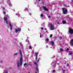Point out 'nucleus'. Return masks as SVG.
Listing matches in <instances>:
<instances>
[{
	"instance_id": "obj_36",
	"label": "nucleus",
	"mask_w": 73,
	"mask_h": 73,
	"mask_svg": "<svg viewBox=\"0 0 73 73\" xmlns=\"http://www.w3.org/2000/svg\"><path fill=\"white\" fill-rule=\"evenodd\" d=\"M48 18H50V15L48 16Z\"/></svg>"
},
{
	"instance_id": "obj_20",
	"label": "nucleus",
	"mask_w": 73,
	"mask_h": 73,
	"mask_svg": "<svg viewBox=\"0 0 73 73\" xmlns=\"http://www.w3.org/2000/svg\"><path fill=\"white\" fill-rule=\"evenodd\" d=\"M52 72V73H55V72H56V71H55V70H53Z\"/></svg>"
},
{
	"instance_id": "obj_33",
	"label": "nucleus",
	"mask_w": 73,
	"mask_h": 73,
	"mask_svg": "<svg viewBox=\"0 0 73 73\" xmlns=\"http://www.w3.org/2000/svg\"><path fill=\"white\" fill-rule=\"evenodd\" d=\"M64 6H66V7H67V5H66V4H64Z\"/></svg>"
},
{
	"instance_id": "obj_4",
	"label": "nucleus",
	"mask_w": 73,
	"mask_h": 73,
	"mask_svg": "<svg viewBox=\"0 0 73 73\" xmlns=\"http://www.w3.org/2000/svg\"><path fill=\"white\" fill-rule=\"evenodd\" d=\"M69 33H70V35H73V30L72 29H69L68 31Z\"/></svg>"
},
{
	"instance_id": "obj_43",
	"label": "nucleus",
	"mask_w": 73,
	"mask_h": 73,
	"mask_svg": "<svg viewBox=\"0 0 73 73\" xmlns=\"http://www.w3.org/2000/svg\"><path fill=\"white\" fill-rule=\"evenodd\" d=\"M56 19H58V17H56Z\"/></svg>"
},
{
	"instance_id": "obj_8",
	"label": "nucleus",
	"mask_w": 73,
	"mask_h": 73,
	"mask_svg": "<svg viewBox=\"0 0 73 73\" xmlns=\"http://www.w3.org/2000/svg\"><path fill=\"white\" fill-rule=\"evenodd\" d=\"M20 66V62L18 61L17 63V67H19Z\"/></svg>"
},
{
	"instance_id": "obj_16",
	"label": "nucleus",
	"mask_w": 73,
	"mask_h": 73,
	"mask_svg": "<svg viewBox=\"0 0 73 73\" xmlns=\"http://www.w3.org/2000/svg\"><path fill=\"white\" fill-rule=\"evenodd\" d=\"M26 65H27V63H25L24 64V66H25H25H26Z\"/></svg>"
},
{
	"instance_id": "obj_47",
	"label": "nucleus",
	"mask_w": 73,
	"mask_h": 73,
	"mask_svg": "<svg viewBox=\"0 0 73 73\" xmlns=\"http://www.w3.org/2000/svg\"><path fill=\"white\" fill-rule=\"evenodd\" d=\"M39 60H40V59H38V62L39 61Z\"/></svg>"
},
{
	"instance_id": "obj_37",
	"label": "nucleus",
	"mask_w": 73,
	"mask_h": 73,
	"mask_svg": "<svg viewBox=\"0 0 73 73\" xmlns=\"http://www.w3.org/2000/svg\"><path fill=\"white\" fill-rule=\"evenodd\" d=\"M3 10H4V9H5V8L4 7H3Z\"/></svg>"
},
{
	"instance_id": "obj_27",
	"label": "nucleus",
	"mask_w": 73,
	"mask_h": 73,
	"mask_svg": "<svg viewBox=\"0 0 73 73\" xmlns=\"http://www.w3.org/2000/svg\"><path fill=\"white\" fill-rule=\"evenodd\" d=\"M36 59L37 60V56H36Z\"/></svg>"
},
{
	"instance_id": "obj_48",
	"label": "nucleus",
	"mask_w": 73,
	"mask_h": 73,
	"mask_svg": "<svg viewBox=\"0 0 73 73\" xmlns=\"http://www.w3.org/2000/svg\"><path fill=\"white\" fill-rule=\"evenodd\" d=\"M12 68V67H11V68H10V69H11Z\"/></svg>"
},
{
	"instance_id": "obj_45",
	"label": "nucleus",
	"mask_w": 73,
	"mask_h": 73,
	"mask_svg": "<svg viewBox=\"0 0 73 73\" xmlns=\"http://www.w3.org/2000/svg\"><path fill=\"white\" fill-rule=\"evenodd\" d=\"M29 65H31V64H29Z\"/></svg>"
},
{
	"instance_id": "obj_49",
	"label": "nucleus",
	"mask_w": 73,
	"mask_h": 73,
	"mask_svg": "<svg viewBox=\"0 0 73 73\" xmlns=\"http://www.w3.org/2000/svg\"><path fill=\"white\" fill-rule=\"evenodd\" d=\"M39 1H41V0H38Z\"/></svg>"
},
{
	"instance_id": "obj_34",
	"label": "nucleus",
	"mask_w": 73,
	"mask_h": 73,
	"mask_svg": "<svg viewBox=\"0 0 73 73\" xmlns=\"http://www.w3.org/2000/svg\"><path fill=\"white\" fill-rule=\"evenodd\" d=\"M42 36V35H41V34H40V38H41Z\"/></svg>"
},
{
	"instance_id": "obj_29",
	"label": "nucleus",
	"mask_w": 73,
	"mask_h": 73,
	"mask_svg": "<svg viewBox=\"0 0 73 73\" xmlns=\"http://www.w3.org/2000/svg\"><path fill=\"white\" fill-rule=\"evenodd\" d=\"M72 52H70V55H72Z\"/></svg>"
},
{
	"instance_id": "obj_22",
	"label": "nucleus",
	"mask_w": 73,
	"mask_h": 73,
	"mask_svg": "<svg viewBox=\"0 0 73 73\" xmlns=\"http://www.w3.org/2000/svg\"><path fill=\"white\" fill-rule=\"evenodd\" d=\"M38 53L37 52L36 55V56H38Z\"/></svg>"
},
{
	"instance_id": "obj_42",
	"label": "nucleus",
	"mask_w": 73,
	"mask_h": 73,
	"mask_svg": "<svg viewBox=\"0 0 73 73\" xmlns=\"http://www.w3.org/2000/svg\"><path fill=\"white\" fill-rule=\"evenodd\" d=\"M67 7H70V6H67Z\"/></svg>"
},
{
	"instance_id": "obj_50",
	"label": "nucleus",
	"mask_w": 73,
	"mask_h": 73,
	"mask_svg": "<svg viewBox=\"0 0 73 73\" xmlns=\"http://www.w3.org/2000/svg\"><path fill=\"white\" fill-rule=\"evenodd\" d=\"M48 46H47V47L48 48Z\"/></svg>"
},
{
	"instance_id": "obj_25",
	"label": "nucleus",
	"mask_w": 73,
	"mask_h": 73,
	"mask_svg": "<svg viewBox=\"0 0 73 73\" xmlns=\"http://www.w3.org/2000/svg\"><path fill=\"white\" fill-rule=\"evenodd\" d=\"M66 50L67 51H69V49L68 48L66 49Z\"/></svg>"
},
{
	"instance_id": "obj_12",
	"label": "nucleus",
	"mask_w": 73,
	"mask_h": 73,
	"mask_svg": "<svg viewBox=\"0 0 73 73\" xmlns=\"http://www.w3.org/2000/svg\"><path fill=\"white\" fill-rule=\"evenodd\" d=\"M15 32L16 33H17V32H19V31L18 30V29L17 30V29H15Z\"/></svg>"
},
{
	"instance_id": "obj_18",
	"label": "nucleus",
	"mask_w": 73,
	"mask_h": 73,
	"mask_svg": "<svg viewBox=\"0 0 73 73\" xmlns=\"http://www.w3.org/2000/svg\"><path fill=\"white\" fill-rule=\"evenodd\" d=\"M52 36H53V35L52 34H51L50 35V38H52Z\"/></svg>"
},
{
	"instance_id": "obj_39",
	"label": "nucleus",
	"mask_w": 73,
	"mask_h": 73,
	"mask_svg": "<svg viewBox=\"0 0 73 73\" xmlns=\"http://www.w3.org/2000/svg\"><path fill=\"white\" fill-rule=\"evenodd\" d=\"M41 30H43V28L42 27L41 28Z\"/></svg>"
},
{
	"instance_id": "obj_30",
	"label": "nucleus",
	"mask_w": 73,
	"mask_h": 73,
	"mask_svg": "<svg viewBox=\"0 0 73 73\" xmlns=\"http://www.w3.org/2000/svg\"><path fill=\"white\" fill-rule=\"evenodd\" d=\"M17 53H16L15 54H14V56H15V55H17Z\"/></svg>"
},
{
	"instance_id": "obj_40",
	"label": "nucleus",
	"mask_w": 73,
	"mask_h": 73,
	"mask_svg": "<svg viewBox=\"0 0 73 73\" xmlns=\"http://www.w3.org/2000/svg\"><path fill=\"white\" fill-rule=\"evenodd\" d=\"M67 66H69V64H67Z\"/></svg>"
},
{
	"instance_id": "obj_38",
	"label": "nucleus",
	"mask_w": 73,
	"mask_h": 73,
	"mask_svg": "<svg viewBox=\"0 0 73 73\" xmlns=\"http://www.w3.org/2000/svg\"><path fill=\"white\" fill-rule=\"evenodd\" d=\"M9 5L10 6V7H11V4H9Z\"/></svg>"
},
{
	"instance_id": "obj_24",
	"label": "nucleus",
	"mask_w": 73,
	"mask_h": 73,
	"mask_svg": "<svg viewBox=\"0 0 73 73\" xmlns=\"http://www.w3.org/2000/svg\"><path fill=\"white\" fill-rule=\"evenodd\" d=\"M9 25L10 27H12V26H11V23H10V22H9Z\"/></svg>"
},
{
	"instance_id": "obj_28",
	"label": "nucleus",
	"mask_w": 73,
	"mask_h": 73,
	"mask_svg": "<svg viewBox=\"0 0 73 73\" xmlns=\"http://www.w3.org/2000/svg\"><path fill=\"white\" fill-rule=\"evenodd\" d=\"M57 24H60V22H59L58 21L57 22Z\"/></svg>"
},
{
	"instance_id": "obj_26",
	"label": "nucleus",
	"mask_w": 73,
	"mask_h": 73,
	"mask_svg": "<svg viewBox=\"0 0 73 73\" xmlns=\"http://www.w3.org/2000/svg\"><path fill=\"white\" fill-rule=\"evenodd\" d=\"M29 48L31 49H32V47H31V46H30L29 47Z\"/></svg>"
},
{
	"instance_id": "obj_31",
	"label": "nucleus",
	"mask_w": 73,
	"mask_h": 73,
	"mask_svg": "<svg viewBox=\"0 0 73 73\" xmlns=\"http://www.w3.org/2000/svg\"><path fill=\"white\" fill-rule=\"evenodd\" d=\"M29 15L30 16H32V13H29Z\"/></svg>"
},
{
	"instance_id": "obj_3",
	"label": "nucleus",
	"mask_w": 73,
	"mask_h": 73,
	"mask_svg": "<svg viewBox=\"0 0 73 73\" xmlns=\"http://www.w3.org/2000/svg\"><path fill=\"white\" fill-rule=\"evenodd\" d=\"M50 29L51 30H54V26L52 23H51L50 24Z\"/></svg>"
},
{
	"instance_id": "obj_32",
	"label": "nucleus",
	"mask_w": 73,
	"mask_h": 73,
	"mask_svg": "<svg viewBox=\"0 0 73 73\" xmlns=\"http://www.w3.org/2000/svg\"><path fill=\"white\" fill-rule=\"evenodd\" d=\"M46 40H47V41H49V38H47V39H46Z\"/></svg>"
},
{
	"instance_id": "obj_35",
	"label": "nucleus",
	"mask_w": 73,
	"mask_h": 73,
	"mask_svg": "<svg viewBox=\"0 0 73 73\" xmlns=\"http://www.w3.org/2000/svg\"><path fill=\"white\" fill-rule=\"evenodd\" d=\"M6 24H8V22H7V21H6Z\"/></svg>"
},
{
	"instance_id": "obj_15",
	"label": "nucleus",
	"mask_w": 73,
	"mask_h": 73,
	"mask_svg": "<svg viewBox=\"0 0 73 73\" xmlns=\"http://www.w3.org/2000/svg\"><path fill=\"white\" fill-rule=\"evenodd\" d=\"M60 50L61 52H63V49H62V48H60Z\"/></svg>"
},
{
	"instance_id": "obj_21",
	"label": "nucleus",
	"mask_w": 73,
	"mask_h": 73,
	"mask_svg": "<svg viewBox=\"0 0 73 73\" xmlns=\"http://www.w3.org/2000/svg\"><path fill=\"white\" fill-rule=\"evenodd\" d=\"M10 30H11V31L12 30V26H10Z\"/></svg>"
},
{
	"instance_id": "obj_2",
	"label": "nucleus",
	"mask_w": 73,
	"mask_h": 73,
	"mask_svg": "<svg viewBox=\"0 0 73 73\" xmlns=\"http://www.w3.org/2000/svg\"><path fill=\"white\" fill-rule=\"evenodd\" d=\"M62 11L63 12V13L64 15H66V13H68V10L66 8H62Z\"/></svg>"
},
{
	"instance_id": "obj_11",
	"label": "nucleus",
	"mask_w": 73,
	"mask_h": 73,
	"mask_svg": "<svg viewBox=\"0 0 73 73\" xmlns=\"http://www.w3.org/2000/svg\"><path fill=\"white\" fill-rule=\"evenodd\" d=\"M62 22L63 24H66V21L64 20H63V21H62Z\"/></svg>"
},
{
	"instance_id": "obj_10",
	"label": "nucleus",
	"mask_w": 73,
	"mask_h": 73,
	"mask_svg": "<svg viewBox=\"0 0 73 73\" xmlns=\"http://www.w3.org/2000/svg\"><path fill=\"white\" fill-rule=\"evenodd\" d=\"M51 44L52 46H53V45H54V42H53V41H51Z\"/></svg>"
},
{
	"instance_id": "obj_44",
	"label": "nucleus",
	"mask_w": 73,
	"mask_h": 73,
	"mask_svg": "<svg viewBox=\"0 0 73 73\" xmlns=\"http://www.w3.org/2000/svg\"><path fill=\"white\" fill-rule=\"evenodd\" d=\"M13 12H15V11L14 10H13Z\"/></svg>"
},
{
	"instance_id": "obj_14",
	"label": "nucleus",
	"mask_w": 73,
	"mask_h": 73,
	"mask_svg": "<svg viewBox=\"0 0 73 73\" xmlns=\"http://www.w3.org/2000/svg\"><path fill=\"white\" fill-rule=\"evenodd\" d=\"M25 11L26 12H27L28 11V9L27 8H26L25 9Z\"/></svg>"
},
{
	"instance_id": "obj_54",
	"label": "nucleus",
	"mask_w": 73,
	"mask_h": 73,
	"mask_svg": "<svg viewBox=\"0 0 73 73\" xmlns=\"http://www.w3.org/2000/svg\"><path fill=\"white\" fill-rule=\"evenodd\" d=\"M51 48H52V47H51Z\"/></svg>"
},
{
	"instance_id": "obj_56",
	"label": "nucleus",
	"mask_w": 73,
	"mask_h": 73,
	"mask_svg": "<svg viewBox=\"0 0 73 73\" xmlns=\"http://www.w3.org/2000/svg\"><path fill=\"white\" fill-rule=\"evenodd\" d=\"M6 73H8V72H6Z\"/></svg>"
},
{
	"instance_id": "obj_7",
	"label": "nucleus",
	"mask_w": 73,
	"mask_h": 73,
	"mask_svg": "<svg viewBox=\"0 0 73 73\" xmlns=\"http://www.w3.org/2000/svg\"><path fill=\"white\" fill-rule=\"evenodd\" d=\"M43 8L44 11H49V9H48L46 7L43 6Z\"/></svg>"
},
{
	"instance_id": "obj_41",
	"label": "nucleus",
	"mask_w": 73,
	"mask_h": 73,
	"mask_svg": "<svg viewBox=\"0 0 73 73\" xmlns=\"http://www.w3.org/2000/svg\"><path fill=\"white\" fill-rule=\"evenodd\" d=\"M19 44L20 45H21V43H19Z\"/></svg>"
},
{
	"instance_id": "obj_46",
	"label": "nucleus",
	"mask_w": 73,
	"mask_h": 73,
	"mask_svg": "<svg viewBox=\"0 0 73 73\" xmlns=\"http://www.w3.org/2000/svg\"><path fill=\"white\" fill-rule=\"evenodd\" d=\"M2 62H3V61H1V63H2Z\"/></svg>"
},
{
	"instance_id": "obj_6",
	"label": "nucleus",
	"mask_w": 73,
	"mask_h": 73,
	"mask_svg": "<svg viewBox=\"0 0 73 73\" xmlns=\"http://www.w3.org/2000/svg\"><path fill=\"white\" fill-rule=\"evenodd\" d=\"M70 44L71 46H73V39H71L70 42Z\"/></svg>"
},
{
	"instance_id": "obj_17",
	"label": "nucleus",
	"mask_w": 73,
	"mask_h": 73,
	"mask_svg": "<svg viewBox=\"0 0 73 73\" xmlns=\"http://www.w3.org/2000/svg\"><path fill=\"white\" fill-rule=\"evenodd\" d=\"M17 29H18L19 32V31H21V29H19V28H18Z\"/></svg>"
},
{
	"instance_id": "obj_9",
	"label": "nucleus",
	"mask_w": 73,
	"mask_h": 73,
	"mask_svg": "<svg viewBox=\"0 0 73 73\" xmlns=\"http://www.w3.org/2000/svg\"><path fill=\"white\" fill-rule=\"evenodd\" d=\"M4 19L5 21H7V17L6 16H5L4 17Z\"/></svg>"
},
{
	"instance_id": "obj_13",
	"label": "nucleus",
	"mask_w": 73,
	"mask_h": 73,
	"mask_svg": "<svg viewBox=\"0 0 73 73\" xmlns=\"http://www.w3.org/2000/svg\"><path fill=\"white\" fill-rule=\"evenodd\" d=\"M65 70H62V72H63V73H65Z\"/></svg>"
},
{
	"instance_id": "obj_5",
	"label": "nucleus",
	"mask_w": 73,
	"mask_h": 73,
	"mask_svg": "<svg viewBox=\"0 0 73 73\" xmlns=\"http://www.w3.org/2000/svg\"><path fill=\"white\" fill-rule=\"evenodd\" d=\"M34 63L35 65H36V70L38 73V72H39V70H38V68H37V67H38V66L37 65V64L36 63V62H34Z\"/></svg>"
},
{
	"instance_id": "obj_55",
	"label": "nucleus",
	"mask_w": 73,
	"mask_h": 73,
	"mask_svg": "<svg viewBox=\"0 0 73 73\" xmlns=\"http://www.w3.org/2000/svg\"><path fill=\"white\" fill-rule=\"evenodd\" d=\"M29 73H30V72H29Z\"/></svg>"
},
{
	"instance_id": "obj_1",
	"label": "nucleus",
	"mask_w": 73,
	"mask_h": 73,
	"mask_svg": "<svg viewBox=\"0 0 73 73\" xmlns=\"http://www.w3.org/2000/svg\"><path fill=\"white\" fill-rule=\"evenodd\" d=\"M19 53L21 54V57L20 58V65L21 66L23 65V55H22V52L21 50H19Z\"/></svg>"
},
{
	"instance_id": "obj_23",
	"label": "nucleus",
	"mask_w": 73,
	"mask_h": 73,
	"mask_svg": "<svg viewBox=\"0 0 73 73\" xmlns=\"http://www.w3.org/2000/svg\"><path fill=\"white\" fill-rule=\"evenodd\" d=\"M3 13H4V15H5L6 14V12L5 11L3 12Z\"/></svg>"
},
{
	"instance_id": "obj_19",
	"label": "nucleus",
	"mask_w": 73,
	"mask_h": 73,
	"mask_svg": "<svg viewBox=\"0 0 73 73\" xmlns=\"http://www.w3.org/2000/svg\"><path fill=\"white\" fill-rule=\"evenodd\" d=\"M43 16H44V15H43V14H41L40 15V17H42Z\"/></svg>"
},
{
	"instance_id": "obj_52",
	"label": "nucleus",
	"mask_w": 73,
	"mask_h": 73,
	"mask_svg": "<svg viewBox=\"0 0 73 73\" xmlns=\"http://www.w3.org/2000/svg\"><path fill=\"white\" fill-rule=\"evenodd\" d=\"M43 4H44V3H42Z\"/></svg>"
},
{
	"instance_id": "obj_53",
	"label": "nucleus",
	"mask_w": 73,
	"mask_h": 73,
	"mask_svg": "<svg viewBox=\"0 0 73 73\" xmlns=\"http://www.w3.org/2000/svg\"><path fill=\"white\" fill-rule=\"evenodd\" d=\"M72 2H73V0H72Z\"/></svg>"
},
{
	"instance_id": "obj_51",
	"label": "nucleus",
	"mask_w": 73,
	"mask_h": 73,
	"mask_svg": "<svg viewBox=\"0 0 73 73\" xmlns=\"http://www.w3.org/2000/svg\"><path fill=\"white\" fill-rule=\"evenodd\" d=\"M28 42L29 43L28 44H29V41Z\"/></svg>"
}]
</instances>
